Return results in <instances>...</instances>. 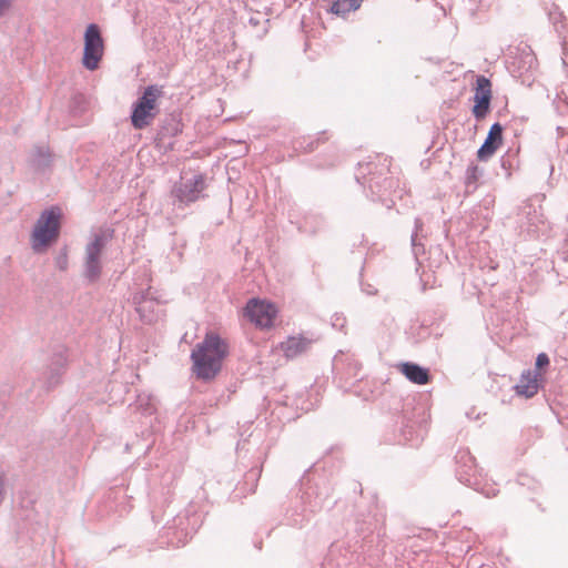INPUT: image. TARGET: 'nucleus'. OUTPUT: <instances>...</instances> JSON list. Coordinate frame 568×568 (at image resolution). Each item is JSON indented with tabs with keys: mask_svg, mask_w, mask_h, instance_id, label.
I'll list each match as a JSON object with an SVG mask.
<instances>
[{
	"mask_svg": "<svg viewBox=\"0 0 568 568\" xmlns=\"http://www.w3.org/2000/svg\"><path fill=\"white\" fill-rule=\"evenodd\" d=\"M114 230L102 229L92 235L85 246V258L83 264V278L88 284L97 283L102 274L100 256L106 244L113 239Z\"/></svg>",
	"mask_w": 568,
	"mask_h": 568,
	"instance_id": "nucleus-8",
	"label": "nucleus"
},
{
	"mask_svg": "<svg viewBox=\"0 0 568 568\" xmlns=\"http://www.w3.org/2000/svg\"><path fill=\"white\" fill-rule=\"evenodd\" d=\"M57 267L61 271H65L68 267V254L67 251H62L55 258Z\"/></svg>",
	"mask_w": 568,
	"mask_h": 568,
	"instance_id": "nucleus-31",
	"label": "nucleus"
},
{
	"mask_svg": "<svg viewBox=\"0 0 568 568\" xmlns=\"http://www.w3.org/2000/svg\"><path fill=\"white\" fill-rule=\"evenodd\" d=\"M539 372H532L530 369L524 371L519 383L515 386L516 393L525 396L526 398H530L536 395L539 388Z\"/></svg>",
	"mask_w": 568,
	"mask_h": 568,
	"instance_id": "nucleus-21",
	"label": "nucleus"
},
{
	"mask_svg": "<svg viewBox=\"0 0 568 568\" xmlns=\"http://www.w3.org/2000/svg\"><path fill=\"white\" fill-rule=\"evenodd\" d=\"M333 487L324 475L315 473L304 475L298 494L290 497L283 515V524L302 529L312 517L322 510L331 497Z\"/></svg>",
	"mask_w": 568,
	"mask_h": 568,
	"instance_id": "nucleus-1",
	"label": "nucleus"
},
{
	"mask_svg": "<svg viewBox=\"0 0 568 568\" xmlns=\"http://www.w3.org/2000/svg\"><path fill=\"white\" fill-rule=\"evenodd\" d=\"M483 175V170L478 165L471 164L467 168L465 180L466 185L469 187L471 184H476L478 179Z\"/></svg>",
	"mask_w": 568,
	"mask_h": 568,
	"instance_id": "nucleus-28",
	"label": "nucleus"
},
{
	"mask_svg": "<svg viewBox=\"0 0 568 568\" xmlns=\"http://www.w3.org/2000/svg\"><path fill=\"white\" fill-rule=\"evenodd\" d=\"M53 154L47 145H34L30 151L28 162L30 168L39 173H43L52 165Z\"/></svg>",
	"mask_w": 568,
	"mask_h": 568,
	"instance_id": "nucleus-17",
	"label": "nucleus"
},
{
	"mask_svg": "<svg viewBox=\"0 0 568 568\" xmlns=\"http://www.w3.org/2000/svg\"><path fill=\"white\" fill-rule=\"evenodd\" d=\"M206 189V181L203 174H195L192 178H181L171 191L173 203L179 207L189 205L205 197L204 190Z\"/></svg>",
	"mask_w": 568,
	"mask_h": 568,
	"instance_id": "nucleus-10",
	"label": "nucleus"
},
{
	"mask_svg": "<svg viewBox=\"0 0 568 568\" xmlns=\"http://www.w3.org/2000/svg\"><path fill=\"white\" fill-rule=\"evenodd\" d=\"M276 313L277 310L272 303L257 298L250 300L245 306V315L261 328L272 327Z\"/></svg>",
	"mask_w": 568,
	"mask_h": 568,
	"instance_id": "nucleus-12",
	"label": "nucleus"
},
{
	"mask_svg": "<svg viewBox=\"0 0 568 568\" xmlns=\"http://www.w3.org/2000/svg\"><path fill=\"white\" fill-rule=\"evenodd\" d=\"M68 358L64 349H59L52 354L50 362L42 374L43 387L51 390L62 382V376L67 371Z\"/></svg>",
	"mask_w": 568,
	"mask_h": 568,
	"instance_id": "nucleus-14",
	"label": "nucleus"
},
{
	"mask_svg": "<svg viewBox=\"0 0 568 568\" xmlns=\"http://www.w3.org/2000/svg\"><path fill=\"white\" fill-rule=\"evenodd\" d=\"M103 51L104 42L100 27L95 23H90L84 32L83 67L90 71L97 70L103 57Z\"/></svg>",
	"mask_w": 568,
	"mask_h": 568,
	"instance_id": "nucleus-11",
	"label": "nucleus"
},
{
	"mask_svg": "<svg viewBox=\"0 0 568 568\" xmlns=\"http://www.w3.org/2000/svg\"><path fill=\"white\" fill-rule=\"evenodd\" d=\"M510 158H515V154H511L510 151H508L505 155L501 156L500 159V162H501V166L505 169V170H510L511 166H513V162L510 160Z\"/></svg>",
	"mask_w": 568,
	"mask_h": 568,
	"instance_id": "nucleus-33",
	"label": "nucleus"
},
{
	"mask_svg": "<svg viewBox=\"0 0 568 568\" xmlns=\"http://www.w3.org/2000/svg\"><path fill=\"white\" fill-rule=\"evenodd\" d=\"M227 342L215 332H207L191 352L192 372L203 382H211L220 374L223 361L229 356Z\"/></svg>",
	"mask_w": 568,
	"mask_h": 568,
	"instance_id": "nucleus-3",
	"label": "nucleus"
},
{
	"mask_svg": "<svg viewBox=\"0 0 568 568\" xmlns=\"http://www.w3.org/2000/svg\"><path fill=\"white\" fill-rule=\"evenodd\" d=\"M313 339L303 335L288 336L280 344V347L287 359L296 358L304 354L312 345Z\"/></svg>",
	"mask_w": 568,
	"mask_h": 568,
	"instance_id": "nucleus-19",
	"label": "nucleus"
},
{
	"mask_svg": "<svg viewBox=\"0 0 568 568\" xmlns=\"http://www.w3.org/2000/svg\"><path fill=\"white\" fill-rule=\"evenodd\" d=\"M356 486H358V487H359V493H363V489H362L361 485H359V484H355V487H356Z\"/></svg>",
	"mask_w": 568,
	"mask_h": 568,
	"instance_id": "nucleus-36",
	"label": "nucleus"
},
{
	"mask_svg": "<svg viewBox=\"0 0 568 568\" xmlns=\"http://www.w3.org/2000/svg\"><path fill=\"white\" fill-rule=\"evenodd\" d=\"M491 82L485 75L476 78V87L474 94V106L471 113L477 121H481L490 112L491 103Z\"/></svg>",
	"mask_w": 568,
	"mask_h": 568,
	"instance_id": "nucleus-13",
	"label": "nucleus"
},
{
	"mask_svg": "<svg viewBox=\"0 0 568 568\" xmlns=\"http://www.w3.org/2000/svg\"><path fill=\"white\" fill-rule=\"evenodd\" d=\"M423 227V222L420 219H415V231L412 234V246L415 255H418L420 252H424V246L418 242V232Z\"/></svg>",
	"mask_w": 568,
	"mask_h": 568,
	"instance_id": "nucleus-29",
	"label": "nucleus"
},
{
	"mask_svg": "<svg viewBox=\"0 0 568 568\" xmlns=\"http://www.w3.org/2000/svg\"><path fill=\"white\" fill-rule=\"evenodd\" d=\"M363 0H332L328 12L338 17H345L352 11L359 9Z\"/></svg>",
	"mask_w": 568,
	"mask_h": 568,
	"instance_id": "nucleus-23",
	"label": "nucleus"
},
{
	"mask_svg": "<svg viewBox=\"0 0 568 568\" xmlns=\"http://www.w3.org/2000/svg\"><path fill=\"white\" fill-rule=\"evenodd\" d=\"M325 134V132H322L320 136L316 139L310 136L297 139L296 141H294V149L296 151H303L305 153L313 152L317 148L320 142L327 140Z\"/></svg>",
	"mask_w": 568,
	"mask_h": 568,
	"instance_id": "nucleus-25",
	"label": "nucleus"
},
{
	"mask_svg": "<svg viewBox=\"0 0 568 568\" xmlns=\"http://www.w3.org/2000/svg\"><path fill=\"white\" fill-rule=\"evenodd\" d=\"M400 373L412 383L425 385L430 381L429 371L416 363L406 362L398 365Z\"/></svg>",
	"mask_w": 568,
	"mask_h": 568,
	"instance_id": "nucleus-22",
	"label": "nucleus"
},
{
	"mask_svg": "<svg viewBox=\"0 0 568 568\" xmlns=\"http://www.w3.org/2000/svg\"><path fill=\"white\" fill-rule=\"evenodd\" d=\"M132 302L135 305V311L143 323L151 324L156 320V302L148 296V292L134 294Z\"/></svg>",
	"mask_w": 568,
	"mask_h": 568,
	"instance_id": "nucleus-18",
	"label": "nucleus"
},
{
	"mask_svg": "<svg viewBox=\"0 0 568 568\" xmlns=\"http://www.w3.org/2000/svg\"><path fill=\"white\" fill-rule=\"evenodd\" d=\"M379 518H377V515L374 514L373 516H368V519L357 517L356 525H357V531L361 536H363V547L367 544V538L374 532V530L377 527V524L379 523Z\"/></svg>",
	"mask_w": 568,
	"mask_h": 568,
	"instance_id": "nucleus-24",
	"label": "nucleus"
},
{
	"mask_svg": "<svg viewBox=\"0 0 568 568\" xmlns=\"http://www.w3.org/2000/svg\"><path fill=\"white\" fill-rule=\"evenodd\" d=\"M346 318L343 315L335 314L332 317V326L338 331H342L345 327Z\"/></svg>",
	"mask_w": 568,
	"mask_h": 568,
	"instance_id": "nucleus-32",
	"label": "nucleus"
},
{
	"mask_svg": "<svg viewBox=\"0 0 568 568\" xmlns=\"http://www.w3.org/2000/svg\"><path fill=\"white\" fill-rule=\"evenodd\" d=\"M12 7V0H0V17H3Z\"/></svg>",
	"mask_w": 568,
	"mask_h": 568,
	"instance_id": "nucleus-34",
	"label": "nucleus"
},
{
	"mask_svg": "<svg viewBox=\"0 0 568 568\" xmlns=\"http://www.w3.org/2000/svg\"><path fill=\"white\" fill-rule=\"evenodd\" d=\"M504 128L499 122H495L480 148L477 151L479 161H487L499 148L503 142Z\"/></svg>",
	"mask_w": 568,
	"mask_h": 568,
	"instance_id": "nucleus-16",
	"label": "nucleus"
},
{
	"mask_svg": "<svg viewBox=\"0 0 568 568\" xmlns=\"http://www.w3.org/2000/svg\"><path fill=\"white\" fill-rule=\"evenodd\" d=\"M200 516L195 513H180L162 529V544L179 548L184 546L200 528Z\"/></svg>",
	"mask_w": 568,
	"mask_h": 568,
	"instance_id": "nucleus-7",
	"label": "nucleus"
},
{
	"mask_svg": "<svg viewBox=\"0 0 568 568\" xmlns=\"http://www.w3.org/2000/svg\"><path fill=\"white\" fill-rule=\"evenodd\" d=\"M524 59H525V63H527L526 70L532 69L535 67V64L537 63V60L532 53L525 54Z\"/></svg>",
	"mask_w": 568,
	"mask_h": 568,
	"instance_id": "nucleus-35",
	"label": "nucleus"
},
{
	"mask_svg": "<svg viewBox=\"0 0 568 568\" xmlns=\"http://www.w3.org/2000/svg\"><path fill=\"white\" fill-rule=\"evenodd\" d=\"M455 474L458 481L471 487L485 497H495L498 493L496 484L488 483L478 473L475 457L468 449H459L455 455Z\"/></svg>",
	"mask_w": 568,
	"mask_h": 568,
	"instance_id": "nucleus-4",
	"label": "nucleus"
},
{
	"mask_svg": "<svg viewBox=\"0 0 568 568\" xmlns=\"http://www.w3.org/2000/svg\"><path fill=\"white\" fill-rule=\"evenodd\" d=\"M542 222L540 206L534 205L531 202H525L518 207L517 223L520 229L537 226Z\"/></svg>",
	"mask_w": 568,
	"mask_h": 568,
	"instance_id": "nucleus-20",
	"label": "nucleus"
},
{
	"mask_svg": "<svg viewBox=\"0 0 568 568\" xmlns=\"http://www.w3.org/2000/svg\"><path fill=\"white\" fill-rule=\"evenodd\" d=\"M549 364H550L549 356L546 353H539L537 355L536 362H535V367H536L535 372L544 371L545 368H547L549 366Z\"/></svg>",
	"mask_w": 568,
	"mask_h": 568,
	"instance_id": "nucleus-30",
	"label": "nucleus"
},
{
	"mask_svg": "<svg viewBox=\"0 0 568 568\" xmlns=\"http://www.w3.org/2000/svg\"><path fill=\"white\" fill-rule=\"evenodd\" d=\"M161 87L148 85L142 94L133 102L131 108V125L135 130H143L149 126L159 113L156 100L162 95Z\"/></svg>",
	"mask_w": 568,
	"mask_h": 568,
	"instance_id": "nucleus-9",
	"label": "nucleus"
},
{
	"mask_svg": "<svg viewBox=\"0 0 568 568\" xmlns=\"http://www.w3.org/2000/svg\"><path fill=\"white\" fill-rule=\"evenodd\" d=\"M61 217V209L57 205L45 209L40 214L31 233V246L34 252H42L58 240Z\"/></svg>",
	"mask_w": 568,
	"mask_h": 568,
	"instance_id": "nucleus-6",
	"label": "nucleus"
},
{
	"mask_svg": "<svg viewBox=\"0 0 568 568\" xmlns=\"http://www.w3.org/2000/svg\"><path fill=\"white\" fill-rule=\"evenodd\" d=\"M262 469H263V466L261 464L260 466L251 467L245 473L244 479H243V485L245 487H247L248 493H254L255 491V489L257 487L258 479H260L261 474H262Z\"/></svg>",
	"mask_w": 568,
	"mask_h": 568,
	"instance_id": "nucleus-26",
	"label": "nucleus"
},
{
	"mask_svg": "<svg viewBox=\"0 0 568 568\" xmlns=\"http://www.w3.org/2000/svg\"><path fill=\"white\" fill-rule=\"evenodd\" d=\"M393 432L386 435L388 444L418 446L427 433V416L423 405L415 397L398 399L394 407Z\"/></svg>",
	"mask_w": 568,
	"mask_h": 568,
	"instance_id": "nucleus-2",
	"label": "nucleus"
},
{
	"mask_svg": "<svg viewBox=\"0 0 568 568\" xmlns=\"http://www.w3.org/2000/svg\"><path fill=\"white\" fill-rule=\"evenodd\" d=\"M182 131L183 123L181 112L173 111L161 119L155 140L162 142L168 138L178 136Z\"/></svg>",
	"mask_w": 568,
	"mask_h": 568,
	"instance_id": "nucleus-15",
	"label": "nucleus"
},
{
	"mask_svg": "<svg viewBox=\"0 0 568 568\" xmlns=\"http://www.w3.org/2000/svg\"><path fill=\"white\" fill-rule=\"evenodd\" d=\"M135 406H136V409L144 416H151L156 412V407L153 402V397L150 395L138 396Z\"/></svg>",
	"mask_w": 568,
	"mask_h": 568,
	"instance_id": "nucleus-27",
	"label": "nucleus"
},
{
	"mask_svg": "<svg viewBox=\"0 0 568 568\" xmlns=\"http://www.w3.org/2000/svg\"><path fill=\"white\" fill-rule=\"evenodd\" d=\"M375 169L376 165L373 162L358 163L355 179L367 190L366 195L372 201L384 203L394 186V180L388 175L389 170L387 168L383 166L378 172L374 171Z\"/></svg>",
	"mask_w": 568,
	"mask_h": 568,
	"instance_id": "nucleus-5",
	"label": "nucleus"
}]
</instances>
